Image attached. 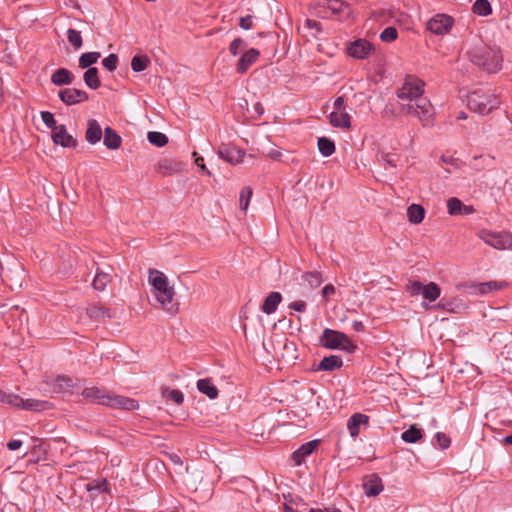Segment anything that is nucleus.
I'll use <instances>...</instances> for the list:
<instances>
[{
  "instance_id": "nucleus-2",
  "label": "nucleus",
  "mask_w": 512,
  "mask_h": 512,
  "mask_svg": "<svg viewBox=\"0 0 512 512\" xmlns=\"http://www.w3.org/2000/svg\"><path fill=\"white\" fill-rule=\"evenodd\" d=\"M148 282L152 286V293L162 308L171 314H175L178 311V304L173 302L175 291L169 285L167 276L159 270L150 269Z\"/></svg>"
},
{
  "instance_id": "nucleus-26",
  "label": "nucleus",
  "mask_w": 512,
  "mask_h": 512,
  "mask_svg": "<svg viewBox=\"0 0 512 512\" xmlns=\"http://www.w3.org/2000/svg\"><path fill=\"white\" fill-rule=\"evenodd\" d=\"M425 216L424 208L419 204H412L407 209L408 220L412 224H419L423 221Z\"/></svg>"
},
{
  "instance_id": "nucleus-5",
  "label": "nucleus",
  "mask_w": 512,
  "mask_h": 512,
  "mask_svg": "<svg viewBox=\"0 0 512 512\" xmlns=\"http://www.w3.org/2000/svg\"><path fill=\"white\" fill-rule=\"evenodd\" d=\"M320 344L328 349H339L350 353L356 349V345L345 333L329 328L323 330Z\"/></svg>"
},
{
  "instance_id": "nucleus-58",
  "label": "nucleus",
  "mask_w": 512,
  "mask_h": 512,
  "mask_svg": "<svg viewBox=\"0 0 512 512\" xmlns=\"http://www.w3.org/2000/svg\"><path fill=\"white\" fill-rule=\"evenodd\" d=\"M333 111H347L345 100L342 96H339L334 100Z\"/></svg>"
},
{
  "instance_id": "nucleus-55",
  "label": "nucleus",
  "mask_w": 512,
  "mask_h": 512,
  "mask_svg": "<svg viewBox=\"0 0 512 512\" xmlns=\"http://www.w3.org/2000/svg\"><path fill=\"white\" fill-rule=\"evenodd\" d=\"M252 24H253V18L251 15L243 16L239 20V26L244 30L250 29L252 27Z\"/></svg>"
},
{
  "instance_id": "nucleus-33",
  "label": "nucleus",
  "mask_w": 512,
  "mask_h": 512,
  "mask_svg": "<svg viewBox=\"0 0 512 512\" xmlns=\"http://www.w3.org/2000/svg\"><path fill=\"white\" fill-rule=\"evenodd\" d=\"M111 275L109 273L98 271L93 279V287L97 291H104L108 283L111 282Z\"/></svg>"
},
{
  "instance_id": "nucleus-50",
  "label": "nucleus",
  "mask_w": 512,
  "mask_h": 512,
  "mask_svg": "<svg viewBox=\"0 0 512 512\" xmlns=\"http://www.w3.org/2000/svg\"><path fill=\"white\" fill-rule=\"evenodd\" d=\"M41 119L43 121V123L49 128V129H52L53 131L59 126L57 125L56 123V120L54 118V115L53 113L49 112V111H42L41 112Z\"/></svg>"
},
{
  "instance_id": "nucleus-44",
  "label": "nucleus",
  "mask_w": 512,
  "mask_h": 512,
  "mask_svg": "<svg viewBox=\"0 0 512 512\" xmlns=\"http://www.w3.org/2000/svg\"><path fill=\"white\" fill-rule=\"evenodd\" d=\"M447 208L450 215H458L462 213L463 204L458 198L452 197L447 201Z\"/></svg>"
},
{
  "instance_id": "nucleus-1",
  "label": "nucleus",
  "mask_w": 512,
  "mask_h": 512,
  "mask_svg": "<svg viewBox=\"0 0 512 512\" xmlns=\"http://www.w3.org/2000/svg\"><path fill=\"white\" fill-rule=\"evenodd\" d=\"M423 80L415 76H407L404 83L397 91V97L400 100L409 101L408 104L402 105V111L417 117L421 124L431 126L434 120V107L427 97H424Z\"/></svg>"
},
{
  "instance_id": "nucleus-57",
  "label": "nucleus",
  "mask_w": 512,
  "mask_h": 512,
  "mask_svg": "<svg viewBox=\"0 0 512 512\" xmlns=\"http://www.w3.org/2000/svg\"><path fill=\"white\" fill-rule=\"evenodd\" d=\"M307 304L305 301L298 300L290 303L289 308L293 309L297 312H305L306 311Z\"/></svg>"
},
{
  "instance_id": "nucleus-8",
  "label": "nucleus",
  "mask_w": 512,
  "mask_h": 512,
  "mask_svg": "<svg viewBox=\"0 0 512 512\" xmlns=\"http://www.w3.org/2000/svg\"><path fill=\"white\" fill-rule=\"evenodd\" d=\"M453 25L454 19L451 16L438 13L428 20L426 28L434 35L443 36L451 31Z\"/></svg>"
},
{
  "instance_id": "nucleus-61",
  "label": "nucleus",
  "mask_w": 512,
  "mask_h": 512,
  "mask_svg": "<svg viewBox=\"0 0 512 512\" xmlns=\"http://www.w3.org/2000/svg\"><path fill=\"white\" fill-rule=\"evenodd\" d=\"M352 328L356 331V332H362L364 330V324L362 321L360 320H354L352 322Z\"/></svg>"
},
{
  "instance_id": "nucleus-49",
  "label": "nucleus",
  "mask_w": 512,
  "mask_h": 512,
  "mask_svg": "<svg viewBox=\"0 0 512 512\" xmlns=\"http://www.w3.org/2000/svg\"><path fill=\"white\" fill-rule=\"evenodd\" d=\"M118 63V57L116 54H109L107 57H105L102 60V65L105 69H107L110 72H113L117 68Z\"/></svg>"
},
{
  "instance_id": "nucleus-35",
  "label": "nucleus",
  "mask_w": 512,
  "mask_h": 512,
  "mask_svg": "<svg viewBox=\"0 0 512 512\" xmlns=\"http://www.w3.org/2000/svg\"><path fill=\"white\" fill-rule=\"evenodd\" d=\"M108 481L107 479L103 478V479H98V480H93L89 483H87L86 485V489L87 491L91 492V493H100V492H107L108 491Z\"/></svg>"
},
{
  "instance_id": "nucleus-47",
  "label": "nucleus",
  "mask_w": 512,
  "mask_h": 512,
  "mask_svg": "<svg viewBox=\"0 0 512 512\" xmlns=\"http://www.w3.org/2000/svg\"><path fill=\"white\" fill-rule=\"evenodd\" d=\"M424 286L425 285L419 281H411L407 284L406 289L408 293L412 296H423Z\"/></svg>"
},
{
  "instance_id": "nucleus-11",
  "label": "nucleus",
  "mask_w": 512,
  "mask_h": 512,
  "mask_svg": "<svg viewBox=\"0 0 512 512\" xmlns=\"http://www.w3.org/2000/svg\"><path fill=\"white\" fill-rule=\"evenodd\" d=\"M107 406L114 409H123L127 411H133L138 409L139 404L135 399L128 398L125 396L115 395L110 392Z\"/></svg>"
},
{
  "instance_id": "nucleus-60",
  "label": "nucleus",
  "mask_w": 512,
  "mask_h": 512,
  "mask_svg": "<svg viewBox=\"0 0 512 512\" xmlns=\"http://www.w3.org/2000/svg\"><path fill=\"white\" fill-rule=\"evenodd\" d=\"M195 163L198 167H200L206 175H210V171L207 169V167L204 164V159L201 156L196 157Z\"/></svg>"
},
{
  "instance_id": "nucleus-29",
  "label": "nucleus",
  "mask_w": 512,
  "mask_h": 512,
  "mask_svg": "<svg viewBox=\"0 0 512 512\" xmlns=\"http://www.w3.org/2000/svg\"><path fill=\"white\" fill-rule=\"evenodd\" d=\"M423 437V432L421 429L417 428L415 425H411L409 429L405 430L401 434V439L406 443H416Z\"/></svg>"
},
{
  "instance_id": "nucleus-56",
  "label": "nucleus",
  "mask_w": 512,
  "mask_h": 512,
  "mask_svg": "<svg viewBox=\"0 0 512 512\" xmlns=\"http://www.w3.org/2000/svg\"><path fill=\"white\" fill-rule=\"evenodd\" d=\"M381 160L391 167H396L398 164V159L394 154H384L381 156Z\"/></svg>"
},
{
  "instance_id": "nucleus-20",
  "label": "nucleus",
  "mask_w": 512,
  "mask_h": 512,
  "mask_svg": "<svg viewBox=\"0 0 512 512\" xmlns=\"http://www.w3.org/2000/svg\"><path fill=\"white\" fill-rule=\"evenodd\" d=\"M86 141L89 144L95 145L102 138V128L99 122L95 119H90L87 122V129L85 134Z\"/></svg>"
},
{
  "instance_id": "nucleus-53",
  "label": "nucleus",
  "mask_w": 512,
  "mask_h": 512,
  "mask_svg": "<svg viewBox=\"0 0 512 512\" xmlns=\"http://www.w3.org/2000/svg\"><path fill=\"white\" fill-rule=\"evenodd\" d=\"M247 46L246 42L240 38L234 39L229 47V50L232 55L236 56L240 51L245 49Z\"/></svg>"
},
{
  "instance_id": "nucleus-64",
  "label": "nucleus",
  "mask_w": 512,
  "mask_h": 512,
  "mask_svg": "<svg viewBox=\"0 0 512 512\" xmlns=\"http://www.w3.org/2000/svg\"><path fill=\"white\" fill-rule=\"evenodd\" d=\"M325 512H341L339 508L336 507H326L323 509Z\"/></svg>"
},
{
  "instance_id": "nucleus-22",
  "label": "nucleus",
  "mask_w": 512,
  "mask_h": 512,
  "mask_svg": "<svg viewBox=\"0 0 512 512\" xmlns=\"http://www.w3.org/2000/svg\"><path fill=\"white\" fill-rule=\"evenodd\" d=\"M343 365V360L340 356L330 355L324 357L319 364L317 365L318 371H334L336 369L341 368Z\"/></svg>"
},
{
  "instance_id": "nucleus-39",
  "label": "nucleus",
  "mask_w": 512,
  "mask_h": 512,
  "mask_svg": "<svg viewBox=\"0 0 512 512\" xmlns=\"http://www.w3.org/2000/svg\"><path fill=\"white\" fill-rule=\"evenodd\" d=\"M67 39H68V42L76 50L80 49L83 45V39H82L81 33L73 28H69L67 30Z\"/></svg>"
},
{
  "instance_id": "nucleus-45",
  "label": "nucleus",
  "mask_w": 512,
  "mask_h": 512,
  "mask_svg": "<svg viewBox=\"0 0 512 512\" xmlns=\"http://www.w3.org/2000/svg\"><path fill=\"white\" fill-rule=\"evenodd\" d=\"M179 169V164L173 163L168 159H164L159 163V170L164 174H172L179 171Z\"/></svg>"
},
{
  "instance_id": "nucleus-40",
  "label": "nucleus",
  "mask_w": 512,
  "mask_h": 512,
  "mask_svg": "<svg viewBox=\"0 0 512 512\" xmlns=\"http://www.w3.org/2000/svg\"><path fill=\"white\" fill-rule=\"evenodd\" d=\"M90 317L93 318H110V311L102 306L93 305L87 310Z\"/></svg>"
},
{
  "instance_id": "nucleus-19",
  "label": "nucleus",
  "mask_w": 512,
  "mask_h": 512,
  "mask_svg": "<svg viewBox=\"0 0 512 512\" xmlns=\"http://www.w3.org/2000/svg\"><path fill=\"white\" fill-rule=\"evenodd\" d=\"M329 122L335 128H351V116L347 111H332L329 115Z\"/></svg>"
},
{
  "instance_id": "nucleus-24",
  "label": "nucleus",
  "mask_w": 512,
  "mask_h": 512,
  "mask_svg": "<svg viewBox=\"0 0 512 512\" xmlns=\"http://www.w3.org/2000/svg\"><path fill=\"white\" fill-rule=\"evenodd\" d=\"M281 300L282 296L279 292H271L262 305V311L268 315L274 313Z\"/></svg>"
},
{
  "instance_id": "nucleus-37",
  "label": "nucleus",
  "mask_w": 512,
  "mask_h": 512,
  "mask_svg": "<svg viewBox=\"0 0 512 512\" xmlns=\"http://www.w3.org/2000/svg\"><path fill=\"white\" fill-rule=\"evenodd\" d=\"M150 63L149 58L146 55H136L131 60V68L134 72H142Z\"/></svg>"
},
{
  "instance_id": "nucleus-10",
  "label": "nucleus",
  "mask_w": 512,
  "mask_h": 512,
  "mask_svg": "<svg viewBox=\"0 0 512 512\" xmlns=\"http://www.w3.org/2000/svg\"><path fill=\"white\" fill-rule=\"evenodd\" d=\"M372 52L373 46L366 39H357L351 42L347 47L348 55L356 59H366Z\"/></svg>"
},
{
  "instance_id": "nucleus-46",
  "label": "nucleus",
  "mask_w": 512,
  "mask_h": 512,
  "mask_svg": "<svg viewBox=\"0 0 512 512\" xmlns=\"http://www.w3.org/2000/svg\"><path fill=\"white\" fill-rule=\"evenodd\" d=\"M163 396L168 399V400H171L173 401L174 403L180 405L183 403L184 401V395L183 393L180 391V390H177V389H172V390H165L163 392Z\"/></svg>"
},
{
  "instance_id": "nucleus-31",
  "label": "nucleus",
  "mask_w": 512,
  "mask_h": 512,
  "mask_svg": "<svg viewBox=\"0 0 512 512\" xmlns=\"http://www.w3.org/2000/svg\"><path fill=\"white\" fill-rule=\"evenodd\" d=\"M318 149L322 156L329 157L335 152V143L327 137L318 139Z\"/></svg>"
},
{
  "instance_id": "nucleus-62",
  "label": "nucleus",
  "mask_w": 512,
  "mask_h": 512,
  "mask_svg": "<svg viewBox=\"0 0 512 512\" xmlns=\"http://www.w3.org/2000/svg\"><path fill=\"white\" fill-rule=\"evenodd\" d=\"M282 153L279 150L272 149L268 152V157H270L273 160H279Z\"/></svg>"
},
{
  "instance_id": "nucleus-43",
  "label": "nucleus",
  "mask_w": 512,
  "mask_h": 512,
  "mask_svg": "<svg viewBox=\"0 0 512 512\" xmlns=\"http://www.w3.org/2000/svg\"><path fill=\"white\" fill-rule=\"evenodd\" d=\"M252 197V189L250 187H245L240 192L239 205L240 209L244 212L247 211L250 199Z\"/></svg>"
},
{
  "instance_id": "nucleus-3",
  "label": "nucleus",
  "mask_w": 512,
  "mask_h": 512,
  "mask_svg": "<svg viewBox=\"0 0 512 512\" xmlns=\"http://www.w3.org/2000/svg\"><path fill=\"white\" fill-rule=\"evenodd\" d=\"M469 60L489 73H496L502 67L503 56L496 47L482 43L476 44L467 51Z\"/></svg>"
},
{
  "instance_id": "nucleus-59",
  "label": "nucleus",
  "mask_w": 512,
  "mask_h": 512,
  "mask_svg": "<svg viewBox=\"0 0 512 512\" xmlns=\"http://www.w3.org/2000/svg\"><path fill=\"white\" fill-rule=\"evenodd\" d=\"M22 446V441L18 439H13L7 443V447L11 451L18 450Z\"/></svg>"
},
{
  "instance_id": "nucleus-36",
  "label": "nucleus",
  "mask_w": 512,
  "mask_h": 512,
  "mask_svg": "<svg viewBox=\"0 0 512 512\" xmlns=\"http://www.w3.org/2000/svg\"><path fill=\"white\" fill-rule=\"evenodd\" d=\"M147 139L156 147H163L168 143V137L164 133L158 131L148 132Z\"/></svg>"
},
{
  "instance_id": "nucleus-15",
  "label": "nucleus",
  "mask_w": 512,
  "mask_h": 512,
  "mask_svg": "<svg viewBox=\"0 0 512 512\" xmlns=\"http://www.w3.org/2000/svg\"><path fill=\"white\" fill-rule=\"evenodd\" d=\"M318 444L319 440H311L302 444L297 450H295L292 453V460L294 461L295 465H301L304 459L315 450Z\"/></svg>"
},
{
  "instance_id": "nucleus-52",
  "label": "nucleus",
  "mask_w": 512,
  "mask_h": 512,
  "mask_svg": "<svg viewBox=\"0 0 512 512\" xmlns=\"http://www.w3.org/2000/svg\"><path fill=\"white\" fill-rule=\"evenodd\" d=\"M434 441H435V444L440 449H446L450 446V438L442 432H437L435 434Z\"/></svg>"
},
{
  "instance_id": "nucleus-51",
  "label": "nucleus",
  "mask_w": 512,
  "mask_h": 512,
  "mask_svg": "<svg viewBox=\"0 0 512 512\" xmlns=\"http://www.w3.org/2000/svg\"><path fill=\"white\" fill-rule=\"evenodd\" d=\"M365 488H366V494L368 496H377L383 490L382 484L378 481H371L370 483L365 485Z\"/></svg>"
},
{
  "instance_id": "nucleus-38",
  "label": "nucleus",
  "mask_w": 512,
  "mask_h": 512,
  "mask_svg": "<svg viewBox=\"0 0 512 512\" xmlns=\"http://www.w3.org/2000/svg\"><path fill=\"white\" fill-rule=\"evenodd\" d=\"M0 402L18 408L21 406V404H23V399L16 394L6 393L0 390Z\"/></svg>"
},
{
  "instance_id": "nucleus-23",
  "label": "nucleus",
  "mask_w": 512,
  "mask_h": 512,
  "mask_svg": "<svg viewBox=\"0 0 512 512\" xmlns=\"http://www.w3.org/2000/svg\"><path fill=\"white\" fill-rule=\"evenodd\" d=\"M122 139L111 127L104 130L103 144L110 150L118 149L121 146Z\"/></svg>"
},
{
  "instance_id": "nucleus-32",
  "label": "nucleus",
  "mask_w": 512,
  "mask_h": 512,
  "mask_svg": "<svg viewBox=\"0 0 512 512\" xmlns=\"http://www.w3.org/2000/svg\"><path fill=\"white\" fill-rule=\"evenodd\" d=\"M472 11L478 16L486 17L492 13V7L488 0H475Z\"/></svg>"
},
{
  "instance_id": "nucleus-13",
  "label": "nucleus",
  "mask_w": 512,
  "mask_h": 512,
  "mask_svg": "<svg viewBox=\"0 0 512 512\" xmlns=\"http://www.w3.org/2000/svg\"><path fill=\"white\" fill-rule=\"evenodd\" d=\"M217 154L221 159L231 164L241 163L245 156V152L235 146H222Z\"/></svg>"
},
{
  "instance_id": "nucleus-18",
  "label": "nucleus",
  "mask_w": 512,
  "mask_h": 512,
  "mask_svg": "<svg viewBox=\"0 0 512 512\" xmlns=\"http://www.w3.org/2000/svg\"><path fill=\"white\" fill-rule=\"evenodd\" d=\"M260 56V52L255 49L251 48L248 51H246L239 59L236 70L238 73L243 74L245 73L250 66L258 59Z\"/></svg>"
},
{
  "instance_id": "nucleus-16",
  "label": "nucleus",
  "mask_w": 512,
  "mask_h": 512,
  "mask_svg": "<svg viewBox=\"0 0 512 512\" xmlns=\"http://www.w3.org/2000/svg\"><path fill=\"white\" fill-rule=\"evenodd\" d=\"M505 286L504 282L488 281L482 283H475L470 286V293L475 295H486L493 291H498Z\"/></svg>"
},
{
  "instance_id": "nucleus-41",
  "label": "nucleus",
  "mask_w": 512,
  "mask_h": 512,
  "mask_svg": "<svg viewBox=\"0 0 512 512\" xmlns=\"http://www.w3.org/2000/svg\"><path fill=\"white\" fill-rule=\"evenodd\" d=\"M47 402L39 401L35 399H23V404L19 408H23L26 410L40 411L45 408Z\"/></svg>"
},
{
  "instance_id": "nucleus-25",
  "label": "nucleus",
  "mask_w": 512,
  "mask_h": 512,
  "mask_svg": "<svg viewBox=\"0 0 512 512\" xmlns=\"http://www.w3.org/2000/svg\"><path fill=\"white\" fill-rule=\"evenodd\" d=\"M197 388L201 393L205 394L210 399H215L218 396V389L209 378L198 380Z\"/></svg>"
},
{
  "instance_id": "nucleus-4",
  "label": "nucleus",
  "mask_w": 512,
  "mask_h": 512,
  "mask_svg": "<svg viewBox=\"0 0 512 512\" xmlns=\"http://www.w3.org/2000/svg\"><path fill=\"white\" fill-rule=\"evenodd\" d=\"M500 102L490 90L478 88L467 96L468 108L476 113L485 115L499 106Z\"/></svg>"
},
{
  "instance_id": "nucleus-63",
  "label": "nucleus",
  "mask_w": 512,
  "mask_h": 512,
  "mask_svg": "<svg viewBox=\"0 0 512 512\" xmlns=\"http://www.w3.org/2000/svg\"><path fill=\"white\" fill-rule=\"evenodd\" d=\"M502 442L506 445H512V434L505 436Z\"/></svg>"
},
{
  "instance_id": "nucleus-17",
  "label": "nucleus",
  "mask_w": 512,
  "mask_h": 512,
  "mask_svg": "<svg viewBox=\"0 0 512 512\" xmlns=\"http://www.w3.org/2000/svg\"><path fill=\"white\" fill-rule=\"evenodd\" d=\"M369 417L362 413L353 414L347 421V428L352 438L356 439L360 433L361 425L367 424Z\"/></svg>"
},
{
  "instance_id": "nucleus-27",
  "label": "nucleus",
  "mask_w": 512,
  "mask_h": 512,
  "mask_svg": "<svg viewBox=\"0 0 512 512\" xmlns=\"http://www.w3.org/2000/svg\"><path fill=\"white\" fill-rule=\"evenodd\" d=\"M83 80L85 84L93 90L98 89L101 86V81L98 76L97 68H89L84 72Z\"/></svg>"
},
{
  "instance_id": "nucleus-6",
  "label": "nucleus",
  "mask_w": 512,
  "mask_h": 512,
  "mask_svg": "<svg viewBox=\"0 0 512 512\" xmlns=\"http://www.w3.org/2000/svg\"><path fill=\"white\" fill-rule=\"evenodd\" d=\"M477 235L485 244L494 249L512 250V235L508 232L481 229Z\"/></svg>"
},
{
  "instance_id": "nucleus-9",
  "label": "nucleus",
  "mask_w": 512,
  "mask_h": 512,
  "mask_svg": "<svg viewBox=\"0 0 512 512\" xmlns=\"http://www.w3.org/2000/svg\"><path fill=\"white\" fill-rule=\"evenodd\" d=\"M58 97L67 106L76 105L89 99L86 91L76 88H65L58 92Z\"/></svg>"
},
{
  "instance_id": "nucleus-34",
  "label": "nucleus",
  "mask_w": 512,
  "mask_h": 512,
  "mask_svg": "<svg viewBox=\"0 0 512 512\" xmlns=\"http://www.w3.org/2000/svg\"><path fill=\"white\" fill-rule=\"evenodd\" d=\"M441 294L440 287L434 283L430 282L429 284L424 286L423 297L424 299L429 300L430 302L435 301Z\"/></svg>"
},
{
  "instance_id": "nucleus-14",
  "label": "nucleus",
  "mask_w": 512,
  "mask_h": 512,
  "mask_svg": "<svg viewBox=\"0 0 512 512\" xmlns=\"http://www.w3.org/2000/svg\"><path fill=\"white\" fill-rule=\"evenodd\" d=\"M52 139L56 145H61L65 148H72L76 146V140L67 132L65 125H59L53 131Z\"/></svg>"
},
{
  "instance_id": "nucleus-54",
  "label": "nucleus",
  "mask_w": 512,
  "mask_h": 512,
  "mask_svg": "<svg viewBox=\"0 0 512 512\" xmlns=\"http://www.w3.org/2000/svg\"><path fill=\"white\" fill-rule=\"evenodd\" d=\"M336 292V288L334 287V285L332 284H327L323 287L322 291H321V294H322V297L326 300V301H329L331 296H333Z\"/></svg>"
},
{
  "instance_id": "nucleus-48",
  "label": "nucleus",
  "mask_w": 512,
  "mask_h": 512,
  "mask_svg": "<svg viewBox=\"0 0 512 512\" xmlns=\"http://www.w3.org/2000/svg\"><path fill=\"white\" fill-rule=\"evenodd\" d=\"M397 36L398 32L396 28L387 27L381 32L380 39L384 42H392L397 39Z\"/></svg>"
},
{
  "instance_id": "nucleus-42",
  "label": "nucleus",
  "mask_w": 512,
  "mask_h": 512,
  "mask_svg": "<svg viewBox=\"0 0 512 512\" xmlns=\"http://www.w3.org/2000/svg\"><path fill=\"white\" fill-rule=\"evenodd\" d=\"M323 5L336 14L342 13L348 8V6L341 0H324Z\"/></svg>"
},
{
  "instance_id": "nucleus-28",
  "label": "nucleus",
  "mask_w": 512,
  "mask_h": 512,
  "mask_svg": "<svg viewBox=\"0 0 512 512\" xmlns=\"http://www.w3.org/2000/svg\"><path fill=\"white\" fill-rule=\"evenodd\" d=\"M101 53L97 51L82 53L79 57L78 63L81 69H89L99 60Z\"/></svg>"
},
{
  "instance_id": "nucleus-12",
  "label": "nucleus",
  "mask_w": 512,
  "mask_h": 512,
  "mask_svg": "<svg viewBox=\"0 0 512 512\" xmlns=\"http://www.w3.org/2000/svg\"><path fill=\"white\" fill-rule=\"evenodd\" d=\"M81 394L88 401L107 406L110 392L104 388L93 386L85 388Z\"/></svg>"
},
{
  "instance_id": "nucleus-7",
  "label": "nucleus",
  "mask_w": 512,
  "mask_h": 512,
  "mask_svg": "<svg viewBox=\"0 0 512 512\" xmlns=\"http://www.w3.org/2000/svg\"><path fill=\"white\" fill-rule=\"evenodd\" d=\"M46 384L51 392L57 394H73L76 390L80 389L78 380L65 375L51 378L46 381Z\"/></svg>"
},
{
  "instance_id": "nucleus-21",
  "label": "nucleus",
  "mask_w": 512,
  "mask_h": 512,
  "mask_svg": "<svg viewBox=\"0 0 512 512\" xmlns=\"http://www.w3.org/2000/svg\"><path fill=\"white\" fill-rule=\"evenodd\" d=\"M74 79V74L66 68H59L51 75V82L56 86L70 85Z\"/></svg>"
},
{
  "instance_id": "nucleus-30",
  "label": "nucleus",
  "mask_w": 512,
  "mask_h": 512,
  "mask_svg": "<svg viewBox=\"0 0 512 512\" xmlns=\"http://www.w3.org/2000/svg\"><path fill=\"white\" fill-rule=\"evenodd\" d=\"M302 281L306 283L310 288L314 289L322 284L323 278L320 272L310 271L302 275Z\"/></svg>"
}]
</instances>
